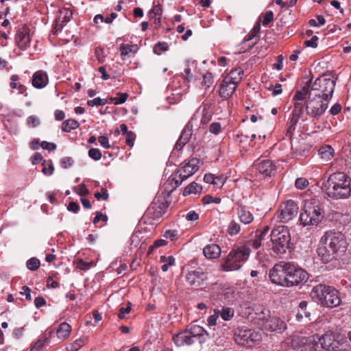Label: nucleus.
<instances>
[{"mask_svg": "<svg viewBox=\"0 0 351 351\" xmlns=\"http://www.w3.org/2000/svg\"><path fill=\"white\" fill-rule=\"evenodd\" d=\"M317 339L315 335L306 337L300 334H294L285 340V344L288 346V350L292 348L300 351H317Z\"/></svg>", "mask_w": 351, "mask_h": 351, "instance_id": "9d476101", "label": "nucleus"}, {"mask_svg": "<svg viewBox=\"0 0 351 351\" xmlns=\"http://www.w3.org/2000/svg\"><path fill=\"white\" fill-rule=\"evenodd\" d=\"M207 278L206 274L201 269L190 271L185 277L186 282L191 286L198 287Z\"/></svg>", "mask_w": 351, "mask_h": 351, "instance_id": "aec40b11", "label": "nucleus"}, {"mask_svg": "<svg viewBox=\"0 0 351 351\" xmlns=\"http://www.w3.org/2000/svg\"><path fill=\"white\" fill-rule=\"evenodd\" d=\"M30 42L29 29L27 27L23 26L17 31L15 43L21 50H25L29 47Z\"/></svg>", "mask_w": 351, "mask_h": 351, "instance_id": "6ab92c4d", "label": "nucleus"}, {"mask_svg": "<svg viewBox=\"0 0 351 351\" xmlns=\"http://www.w3.org/2000/svg\"><path fill=\"white\" fill-rule=\"evenodd\" d=\"M240 226L234 221H232L228 228V232L231 236L237 234L240 231Z\"/></svg>", "mask_w": 351, "mask_h": 351, "instance_id": "a19ab883", "label": "nucleus"}, {"mask_svg": "<svg viewBox=\"0 0 351 351\" xmlns=\"http://www.w3.org/2000/svg\"><path fill=\"white\" fill-rule=\"evenodd\" d=\"M203 253L205 257L208 259H217L219 257L221 250L217 244L211 243L204 247Z\"/></svg>", "mask_w": 351, "mask_h": 351, "instance_id": "5701e85b", "label": "nucleus"}, {"mask_svg": "<svg viewBox=\"0 0 351 351\" xmlns=\"http://www.w3.org/2000/svg\"><path fill=\"white\" fill-rule=\"evenodd\" d=\"M125 143L126 144L130 147H133L136 136L134 133L132 131H130V132H127L125 134Z\"/></svg>", "mask_w": 351, "mask_h": 351, "instance_id": "864d4df0", "label": "nucleus"}, {"mask_svg": "<svg viewBox=\"0 0 351 351\" xmlns=\"http://www.w3.org/2000/svg\"><path fill=\"white\" fill-rule=\"evenodd\" d=\"M73 162L71 157H64L60 160V165L62 168L67 169L73 165Z\"/></svg>", "mask_w": 351, "mask_h": 351, "instance_id": "8fccbe9b", "label": "nucleus"}, {"mask_svg": "<svg viewBox=\"0 0 351 351\" xmlns=\"http://www.w3.org/2000/svg\"><path fill=\"white\" fill-rule=\"evenodd\" d=\"M336 80L337 77H335L332 75L324 74L317 77L313 84L308 81L302 89L296 90L293 98V117L291 120L292 124H295L303 113L304 101L307 96V93L319 95L320 97L330 100L333 95Z\"/></svg>", "mask_w": 351, "mask_h": 351, "instance_id": "f257e3e1", "label": "nucleus"}, {"mask_svg": "<svg viewBox=\"0 0 351 351\" xmlns=\"http://www.w3.org/2000/svg\"><path fill=\"white\" fill-rule=\"evenodd\" d=\"M319 154L324 161L328 162L333 157L334 149L330 145H324L319 148Z\"/></svg>", "mask_w": 351, "mask_h": 351, "instance_id": "cd10ccee", "label": "nucleus"}, {"mask_svg": "<svg viewBox=\"0 0 351 351\" xmlns=\"http://www.w3.org/2000/svg\"><path fill=\"white\" fill-rule=\"evenodd\" d=\"M262 240L263 239H261V237L258 236V232H256L254 238L249 240L245 245L248 246L250 250L251 247L254 249H257L261 245Z\"/></svg>", "mask_w": 351, "mask_h": 351, "instance_id": "4c0bfd02", "label": "nucleus"}, {"mask_svg": "<svg viewBox=\"0 0 351 351\" xmlns=\"http://www.w3.org/2000/svg\"><path fill=\"white\" fill-rule=\"evenodd\" d=\"M160 263H163L161 267V269L163 271H167L170 266L175 265V258L172 256H161L160 258Z\"/></svg>", "mask_w": 351, "mask_h": 351, "instance_id": "473e14b6", "label": "nucleus"}, {"mask_svg": "<svg viewBox=\"0 0 351 351\" xmlns=\"http://www.w3.org/2000/svg\"><path fill=\"white\" fill-rule=\"evenodd\" d=\"M219 313L221 318L225 321L230 320L234 315V311L230 308H223Z\"/></svg>", "mask_w": 351, "mask_h": 351, "instance_id": "a18cd8bd", "label": "nucleus"}, {"mask_svg": "<svg viewBox=\"0 0 351 351\" xmlns=\"http://www.w3.org/2000/svg\"><path fill=\"white\" fill-rule=\"evenodd\" d=\"M263 25H267L274 19V14L271 11L267 12L263 16Z\"/></svg>", "mask_w": 351, "mask_h": 351, "instance_id": "e2e57ef3", "label": "nucleus"}, {"mask_svg": "<svg viewBox=\"0 0 351 351\" xmlns=\"http://www.w3.org/2000/svg\"><path fill=\"white\" fill-rule=\"evenodd\" d=\"M187 331L191 335V339L195 341V339H199V342L205 341L204 336H208V332L202 327L197 325L192 326Z\"/></svg>", "mask_w": 351, "mask_h": 351, "instance_id": "a878e982", "label": "nucleus"}, {"mask_svg": "<svg viewBox=\"0 0 351 351\" xmlns=\"http://www.w3.org/2000/svg\"><path fill=\"white\" fill-rule=\"evenodd\" d=\"M324 217V211L319 200L311 197L304 200L300 221L303 226H316Z\"/></svg>", "mask_w": 351, "mask_h": 351, "instance_id": "20e7f679", "label": "nucleus"}, {"mask_svg": "<svg viewBox=\"0 0 351 351\" xmlns=\"http://www.w3.org/2000/svg\"><path fill=\"white\" fill-rule=\"evenodd\" d=\"M79 127V123L74 119H68L62 123V130L64 132H69L72 130L76 129Z\"/></svg>", "mask_w": 351, "mask_h": 351, "instance_id": "f704fd0d", "label": "nucleus"}, {"mask_svg": "<svg viewBox=\"0 0 351 351\" xmlns=\"http://www.w3.org/2000/svg\"><path fill=\"white\" fill-rule=\"evenodd\" d=\"M88 154L90 158L96 161L99 160L102 156L101 151L97 148L90 149Z\"/></svg>", "mask_w": 351, "mask_h": 351, "instance_id": "37998d69", "label": "nucleus"}, {"mask_svg": "<svg viewBox=\"0 0 351 351\" xmlns=\"http://www.w3.org/2000/svg\"><path fill=\"white\" fill-rule=\"evenodd\" d=\"M107 104V101L105 99H101L100 97H96L93 99L89 100L87 102V104L89 106H104Z\"/></svg>", "mask_w": 351, "mask_h": 351, "instance_id": "de8ad7c7", "label": "nucleus"}, {"mask_svg": "<svg viewBox=\"0 0 351 351\" xmlns=\"http://www.w3.org/2000/svg\"><path fill=\"white\" fill-rule=\"evenodd\" d=\"M219 311H215L213 315H211L208 318V324L209 326H214L217 324V321L219 317Z\"/></svg>", "mask_w": 351, "mask_h": 351, "instance_id": "bf43d9fd", "label": "nucleus"}, {"mask_svg": "<svg viewBox=\"0 0 351 351\" xmlns=\"http://www.w3.org/2000/svg\"><path fill=\"white\" fill-rule=\"evenodd\" d=\"M211 119V115L205 107L199 108L189 121L191 127L199 128L206 125Z\"/></svg>", "mask_w": 351, "mask_h": 351, "instance_id": "f3484780", "label": "nucleus"}, {"mask_svg": "<svg viewBox=\"0 0 351 351\" xmlns=\"http://www.w3.org/2000/svg\"><path fill=\"white\" fill-rule=\"evenodd\" d=\"M253 168L263 177H271L275 171L274 165L269 160L258 159L254 163Z\"/></svg>", "mask_w": 351, "mask_h": 351, "instance_id": "a211bd4d", "label": "nucleus"}, {"mask_svg": "<svg viewBox=\"0 0 351 351\" xmlns=\"http://www.w3.org/2000/svg\"><path fill=\"white\" fill-rule=\"evenodd\" d=\"M199 163V160L197 158H193L183 163V165L177 172L180 178L179 184L198 170Z\"/></svg>", "mask_w": 351, "mask_h": 351, "instance_id": "2eb2a0df", "label": "nucleus"}, {"mask_svg": "<svg viewBox=\"0 0 351 351\" xmlns=\"http://www.w3.org/2000/svg\"><path fill=\"white\" fill-rule=\"evenodd\" d=\"M316 337V335H315ZM317 343L320 344L321 348L326 350H334L338 345V342L335 341V336L332 332H326L321 337L317 336Z\"/></svg>", "mask_w": 351, "mask_h": 351, "instance_id": "412c9836", "label": "nucleus"}, {"mask_svg": "<svg viewBox=\"0 0 351 351\" xmlns=\"http://www.w3.org/2000/svg\"><path fill=\"white\" fill-rule=\"evenodd\" d=\"M283 60L284 56L282 55H278L276 57V62L273 64V69H277L278 71H280L283 68Z\"/></svg>", "mask_w": 351, "mask_h": 351, "instance_id": "5fc2aeb1", "label": "nucleus"}, {"mask_svg": "<svg viewBox=\"0 0 351 351\" xmlns=\"http://www.w3.org/2000/svg\"><path fill=\"white\" fill-rule=\"evenodd\" d=\"M49 334L46 332L41 335L34 346L31 348L29 351H40L43 348L48 341Z\"/></svg>", "mask_w": 351, "mask_h": 351, "instance_id": "c85d7f7f", "label": "nucleus"}, {"mask_svg": "<svg viewBox=\"0 0 351 351\" xmlns=\"http://www.w3.org/2000/svg\"><path fill=\"white\" fill-rule=\"evenodd\" d=\"M49 79L46 72L36 71L32 77V85L36 88H43L48 84Z\"/></svg>", "mask_w": 351, "mask_h": 351, "instance_id": "4be33fe9", "label": "nucleus"}, {"mask_svg": "<svg viewBox=\"0 0 351 351\" xmlns=\"http://www.w3.org/2000/svg\"><path fill=\"white\" fill-rule=\"evenodd\" d=\"M131 304L128 303L126 307H122L119 310V313L118 314V317L119 319H124L125 314L129 313L131 311Z\"/></svg>", "mask_w": 351, "mask_h": 351, "instance_id": "680f3d73", "label": "nucleus"}, {"mask_svg": "<svg viewBox=\"0 0 351 351\" xmlns=\"http://www.w3.org/2000/svg\"><path fill=\"white\" fill-rule=\"evenodd\" d=\"M42 173L46 176H51L53 173L54 167L52 161L44 160L42 163Z\"/></svg>", "mask_w": 351, "mask_h": 351, "instance_id": "c9c22d12", "label": "nucleus"}, {"mask_svg": "<svg viewBox=\"0 0 351 351\" xmlns=\"http://www.w3.org/2000/svg\"><path fill=\"white\" fill-rule=\"evenodd\" d=\"M27 267L32 270H36L40 266V261L36 258H32L27 261Z\"/></svg>", "mask_w": 351, "mask_h": 351, "instance_id": "c03bdc74", "label": "nucleus"}, {"mask_svg": "<svg viewBox=\"0 0 351 351\" xmlns=\"http://www.w3.org/2000/svg\"><path fill=\"white\" fill-rule=\"evenodd\" d=\"M262 339L260 332L247 327L237 328L234 331V340L237 343L243 346H252Z\"/></svg>", "mask_w": 351, "mask_h": 351, "instance_id": "f8f14e48", "label": "nucleus"}, {"mask_svg": "<svg viewBox=\"0 0 351 351\" xmlns=\"http://www.w3.org/2000/svg\"><path fill=\"white\" fill-rule=\"evenodd\" d=\"M84 344V340L80 338L66 346L67 351H77Z\"/></svg>", "mask_w": 351, "mask_h": 351, "instance_id": "58836bf2", "label": "nucleus"}, {"mask_svg": "<svg viewBox=\"0 0 351 351\" xmlns=\"http://www.w3.org/2000/svg\"><path fill=\"white\" fill-rule=\"evenodd\" d=\"M308 185V181L305 178H299L295 180V186L298 189L302 190Z\"/></svg>", "mask_w": 351, "mask_h": 351, "instance_id": "49530a36", "label": "nucleus"}, {"mask_svg": "<svg viewBox=\"0 0 351 351\" xmlns=\"http://www.w3.org/2000/svg\"><path fill=\"white\" fill-rule=\"evenodd\" d=\"M289 263L280 262L276 264L269 271V278L276 285L286 287L287 267Z\"/></svg>", "mask_w": 351, "mask_h": 351, "instance_id": "4468645a", "label": "nucleus"}, {"mask_svg": "<svg viewBox=\"0 0 351 351\" xmlns=\"http://www.w3.org/2000/svg\"><path fill=\"white\" fill-rule=\"evenodd\" d=\"M19 80V77L16 75H13L11 77V82H10V87L12 88H19L21 89L23 88V86L20 83L16 82V81Z\"/></svg>", "mask_w": 351, "mask_h": 351, "instance_id": "052dcab7", "label": "nucleus"}, {"mask_svg": "<svg viewBox=\"0 0 351 351\" xmlns=\"http://www.w3.org/2000/svg\"><path fill=\"white\" fill-rule=\"evenodd\" d=\"M71 332V326L66 322L61 323L56 331L57 337L58 339L64 340L67 339Z\"/></svg>", "mask_w": 351, "mask_h": 351, "instance_id": "bb28decb", "label": "nucleus"}, {"mask_svg": "<svg viewBox=\"0 0 351 351\" xmlns=\"http://www.w3.org/2000/svg\"><path fill=\"white\" fill-rule=\"evenodd\" d=\"M203 202L205 204H208L210 203H214L218 204L221 202V198L217 197H213L211 195H206L203 197Z\"/></svg>", "mask_w": 351, "mask_h": 351, "instance_id": "09e8293b", "label": "nucleus"}, {"mask_svg": "<svg viewBox=\"0 0 351 351\" xmlns=\"http://www.w3.org/2000/svg\"><path fill=\"white\" fill-rule=\"evenodd\" d=\"M98 141L100 145L104 149H109L110 147V144L109 143L108 138L106 136H99Z\"/></svg>", "mask_w": 351, "mask_h": 351, "instance_id": "6e6d98bb", "label": "nucleus"}, {"mask_svg": "<svg viewBox=\"0 0 351 351\" xmlns=\"http://www.w3.org/2000/svg\"><path fill=\"white\" fill-rule=\"evenodd\" d=\"M251 253V250L247 245H242L232 250L222 267L226 271H234L239 269L242 265L246 262Z\"/></svg>", "mask_w": 351, "mask_h": 351, "instance_id": "0eeeda50", "label": "nucleus"}, {"mask_svg": "<svg viewBox=\"0 0 351 351\" xmlns=\"http://www.w3.org/2000/svg\"><path fill=\"white\" fill-rule=\"evenodd\" d=\"M95 54L97 60L99 63H103L105 61L106 58L107 56L105 49L101 47L96 48L95 51Z\"/></svg>", "mask_w": 351, "mask_h": 351, "instance_id": "ea45409f", "label": "nucleus"}, {"mask_svg": "<svg viewBox=\"0 0 351 351\" xmlns=\"http://www.w3.org/2000/svg\"><path fill=\"white\" fill-rule=\"evenodd\" d=\"M238 215L241 222L243 223L244 224H248L251 223L254 219L252 213L242 208L239 209Z\"/></svg>", "mask_w": 351, "mask_h": 351, "instance_id": "c756f323", "label": "nucleus"}, {"mask_svg": "<svg viewBox=\"0 0 351 351\" xmlns=\"http://www.w3.org/2000/svg\"><path fill=\"white\" fill-rule=\"evenodd\" d=\"M202 186L196 182L189 184L183 191V195L187 196L191 194H197L201 192Z\"/></svg>", "mask_w": 351, "mask_h": 351, "instance_id": "7c9ffc66", "label": "nucleus"}, {"mask_svg": "<svg viewBox=\"0 0 351 351\" xmlns=\"http://www.w3.org/2000/svg\"><path fill=\"white\" fill-rule=\"evenodd\" d=\"M129 95L126 93H117L114 97H110V102L114 105H120L125 103Z\"/></svg>", "mask_w": 351, "mask_h": 351, "instance_id": "2f4dec72", "label": "nucleus"}, {"mask_svg": "<svg viewBox=\"0 0 351 351\" xmlns=\"http://www.w3.org/2000/svg\"><path fill=\"white\" fill-rule=\"evenodd\" d=\"M192 128L193 127H191V125H189V122L185 128L183 130L179 139L176 142V149H181L190 139L192 136Z\"/></svg>", "mask_w": 351, "mask_h": 351, "instance_id": "393cba45", "label": "nucleus"}, {"mask_svg": "<svg viewBox=\"0 0 351 351\" xmlns=\"http://www.w3.org/2000/svg\"><path fill=\"white\" fill-rule=\"evenodd\" d=\"M27 123L29 127L34 128L40 124V121L37 117L32 115L27 118Z\"/></svg>", "mask_w": 351, "mask_h": 351, "instance_id": "13d9d810", "label": "nucleus"}, {"mask_svg": "<svg viewBox=\"0 0 351 351\" xmlns=\"http://www.w3.org/2000/svg\"><path fill=\"white\" fill-rule=\"evenodd\" d=\"M213 82V76L211 73L208 72L203 76L202 84L208 87Z\"/></svg>", "mask_w": 351, "mask_h": 351, "instance_id": "3c124183", "label": "nucleus"}, {"mask_svg": "<svg viewBox=\"0 0 351 351\" xmlns=\"http://www.w3.org/2000/svg\"><path fill=\"white\" fill-rule=\"evenodd\" d=\"M317 37L316 36H313L310 40H307L304 41V45L308 47L315 48L317 46Z\"/></svg>", "mask_w": 351, "mask_h": 351, "instance_id": "0e129e2a", "label": "nucleus"}, {"mask_svg": "<svg viewBox=\"0 0 351 351\" xmlns=\"http://www.w3.org/2000/svg\"><path fill=\"white\" fill-rule=\"evenodd\" d=\"M288 266L286 287H293L307 280L308 274L305 270L291 263Z\"/></svg>", "mask_w": 351, "mask_h": 351, "instance_id": "ddd939ff", "label": "nucleus"}, {"mask_svg": "<svg viewBox=\"0 0 351 351\" xmlns=\"http://www.w3.org/2000/svg\"><path fill=\"white\" fill-rule=\"evenodd\" d=\"M220 130L221 125L219 123L215 122L210 125L209 131L214 134H217Z\"/></svg>", "mask_w": 351, "mask_h": 351, "instance_id": "338daca9", "label": "nucleus"}, {"mask_svg": "<svg viewBox=\"0 0 351 351\" xmlns=\"http://www.w3.org/2000/svg\"><path fill=\"white\" fill-rule=\"evenodd\" d=\"M324 186L328 197L336 200L346 199L351 195V182L343 172L330 174Z\"/></svg>", "mask_w": 351, "mask_h": 351, "instance_id": "f03ea898", "label": "nucleus"}, {"mask_svg": "<svg viewBox=\"0 0 351 351\" xmlns=\"http://www.w3.org/2000/svg\"><path fill=\"white\" fill-rule=\"evenodd\" d=\"M93 265H95V264L93 261L86 262L83 260H80L77 263V267L82 270H87Z\"/></svg>", "mask_w": 351, "mask_h": 351, "instance_id": "4d7b16f0", "label": "nucleus"}, {"mask_svg": "<svg viewBox=\"0 0 351 351\" xmlns=\"http://www.w3.org/2000/svg\"><path fill=\"white\" fill-rule=\"evenodd\" d=\"M243 71L239 68L231 71L223 79L219 90V96L223 99L232 97L238 84L242 80Z\"/></svg>", "mask_w": 351, "mask_h": 351, "instance_id": "1a4fd4ad", "label": "nucleus"}, {"mask_svg": "<svg viewBox=\"0 0 351 351\" xmlns=\"http://www.w3.org/2000/svg\"><path fill=\"white\" fill-rule=\"evenodd\" d=\"M311 295L313 299H317L323 306L329 308L339 306L341 301L339 291L336 289L323 285L314 287Z\"/></svg>", "mask_w": 351, "mask_h": 351, "instance_id": "39448f33", "label": "nucleus"}, {"mask_svg": "<svg viewBox=\"0 0 351 351\" xmlns=\"http://www.w3.org/2000/svg\"><path fill=\"white\" fill-rule=\"evenodd\" d=\"M273 249L279 254H284L289 247L291 236L287 227L279 226L274 228L270 234Z\"/></svg>", "mask_w": 351, "mask_h": 351, "instance_id": "9b49d317", "label": "nucleus"}, {"mask_svg": "<svg viewBox=\"0 0 351 351\" xmlns=\"http://www.w3.org/2000/svg\"><path fill=\"white\" fill-rule=\"evenodd\" d=\"M162 9L159 6H155L149 13L150 18L154 19V23L158 25L160 23Z\"/></svg>", "mask_w": 351, "mask_h": 351, "instance_id": "e433bc0d", "label": "nucleus"}, {"mask_svg": "<svg viewBox=\"0 0 351 351\" xmlns=\"http://www.w3.org/2000/svg\"><path fill=\"white\" fill-rule=\"evenodd\" d=\"M226 182V178L223 176H215V180L213 185L215 187L220 189L223 186Z\"/></svg>", "mask_w": 351, "mask_h": 351, "instance_id": "603ef678", "label": "nucleus"}, {"mask_svg": "<svg viewBox=\"0 0 351 351\" xmlns=\"http://www.w3.org/2000/svg\"><path fill=\"white\" fill-rule=\"evenodd\" d=\"M121 55L122 56H126L130 53H135L138 50L136 45H129L126 44H121L120 46Z\"/></svg>", "mask_w": 351, "mask_h": 351, "instance_id": "72a5a7b5", "label": "nucleus"}, {"mask_svg": "<svg viewBox=\"0 0 351 351\" xmlns=\"http://www.w3.org/2000/svg\"><path fill=\"white\" fill-rule=\"evenodd\" d=\"M41 147L43 149H47L49 151H53L56 149V145L53 143H49L47 141H43L41 143Z\"/></svg>", "mask_w": 351, "mask_h": 351, "instance_id": "69168bd1", "label": "nucleus"}, {"mask_svg": "<svg viewBox=\"0 0 351 351\" xmlns=\"http://www.w3.org/2000/svg\"><path fill=\"white\" fill-rule=\"evenodd\" d=\"M267 309L262 310L256 317L257 324L265 332L282 333L287 329L286 323L279 317H269Z\"/></svg>", "mask_w": 351, "mask_h": 351, "instance_id": "6e6552de", "label": "nucleus"}, {"mask_svg": "<svg viewBox=\"0 0 351 351\" xmlns=\"http://www.w3.org/2000/svg\"><path fill=\"white\" fill-rule=\"evenodd\" d=\"M329 102V99L320 97L319 95L308 93L304 101V107L307 115L313 119H318L327 110Z\"/></svg>", "mask_w": 351, "mask_h": 351, "instance_id": "423d86ee", "label": "nucleus"}, {"mask_svg": "<svg viewBox=\"0 0 351 351\" xmlns=\"http://www.w3.org/2000/svg\"><path fill=\"white\" fill-rule=\"evenodd\" d=\"M169 49V45L167 43H158L154 49L155 53L160 55L162 52H165Z\"/></svg>", "mask_w": 351, "mask_h": 351, "instance_id": "79ce46f5", "label": "nucleus"}, {"mask_svg": "<svg viewBox=\"0 0 351 351\" xmlns=\"http://www.w3.org/2000/svg\"><path fill=\"white\" fill-rule=\"evenodd\" d=\"M198 218L199 215L194 210H191L186 215V220L190 221H195L197 220Z\"/></svg>", "mask_w": 351, "mask_h": 351, "instance_id": "774afa93", "label": "nucleus"}, {"mask_svg": "<svg viewBox=\"0 0 351 351\" xmlns=\"http://www.w3.org/2000/svg\"><path fill=\"white\" fill-rule=\"evenodd\" d=\"M321 243L324 245L318 248V254L325 261H328L339 252H343L346 248V241L343 234L340 232H326L322 237Z\"/></svg>", "mask_w": 351, "mask_h": 351, "instance_id": "7ed1b4c3", "label": "nucleus"}, {"mask_svg": "<svg viewBox=\"0 0 351 351\" xmlns=\"http://www.w3.org/2000/svg\"><path fill=\"white\" fill-rule=\"evenodd\" d=\"M173 341L177 346H182L184 345H191L194 343V340L191 339V335L187 330L181 332L173 337Z\"/></svg>", "mask_w": 351, "mask_h": 351, "instance_id": "b1692460", "label": "nucleus"}, {"mask_svg": "<svg viewBox=\"0 0 351 351\" xmlns=\"http://www.w3.org/2000/svg\"><path fill=\"white\" fill-rule=\"evenodd\" d=\"M298 209L296 203L293 200L289 199L285 203L278 217L282 223L288 222L297 215Z\"/></svg>", "mask_w": 351, "mask_h": 351, "instance_id": "dca6fc26", "label": "nucleus"}]
</instances>
